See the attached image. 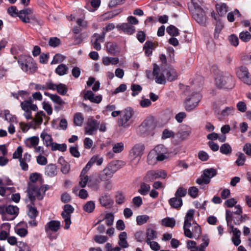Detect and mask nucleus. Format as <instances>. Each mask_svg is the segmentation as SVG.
Masks as SVG:
<instances>
[{
    "instance_id": "43",
    "label": "nucleus",
    "mask_w": 251,
    "mask_h": 251,
    "mask_svg": "<svg viewBox=\"0 0 251 251\" xmlns=\"http://www.w3.org/2000/svg\"><path fill=\"white\" fill-rule=\"evenodd\" d=\"M150 217L147 215H139L136 217V222L138 225L141 226L146 223Z\"/></svg>"
},
{
    "instance_id": "11",
    "label": "nucleus",
    "mask_w": 251,
    "mask_h": 251,
    "mask_svg": "<svg viewBox=\"0 0 251 251\" xmlns=\"http://www.w3.org/2000/svg\"><path fill=\"white\" fill-rule=\"evenodd\" d=\"M237 76L244 83L251 85V76L246 67L241 66L237 71Z\"/></svg>"
},
{
    "instance_id": "61",
    "label": "nucleus",
    "mask_w": 251,
    "mask_h": 251,
    "mask_svg": "<svg viewBox=\"0 0 251 251\" xmlns=\"http://www.w3.org/2000/svg\"><path fill=\"white\" fill-rule=\"evenodd\" d=\"M23 151V148L21 146L18 147L16 151L13 154V158L20 160V158L22 157Z\"/></svg>"
},
{
    "instance_id": "26",
    "label": "nucleus",
    "mask_w": 251,
    "mask_h": 251,
    "mask_svg": "<svg viewBox=\"0 0 251 251\" xmlns=\"http://www.w3.org/2000/svg\"><path fill=\"white\" fill-rule=\"evenodd\" d=\"M191 133V128L189 126H185L181 129L177 133V135L181 140H184L187 138Z\"/></svg>"
},
{
    "instance_id": "51",
    "label": "nucleus",
    "mask_w": 251,
    "mask_h": 251,
    "mask_svg": "<svg viewBox=\"0 0 251 251\" xmlns=\"http://www.w3.org/2000/svg\"><path fill=\"white\" fill-rule=\"evenodd\" d=\"M114 218V215L112 213H108L105 214L104 219L106 220V224L107 226H110L113 225Z\"/></svg>"
},
{
    "instance_id": "60",
    "label": "nucleus",
    "mask_w": 251,
    "mask_h": 251,
    "mask_svg": "<svg viewBox=\"0 0 251 251\" xmlns=\"http://www.w3.org/2000/svg\"><path fill=\"white\" fill-rule=\"evenodd\" d=\"M31 102L32 100L31 99L22 102L21 105L22 109L24 111L30 110Z\"/></svg>"
},
{
    "instance_id": "52",
    "label": "nucleus",
    "mask_w": 251,
    "mask_h": 251,
    "mask_svg": "<svg viewBox=\"0 0 251 251\" xmlns=\"http://www.w3.org/2000/svg\"><path fill=\"white\" fill-rule=\"evenodd\" d=\"M124 144L122 142H119L113 145L112 150L115 153H120L124 150Z\"/></svg>"
},
{
    "instance_id": "45",
    "label": "nucleus",
    "mask_w": 251,
    "mask_h": 251,
    "mask_svg": "<svg viewBox=\"0 0 251 251\" xmlns=\"http://www.w3.org/2000/svg\"><path fill=\"white\" fill-rule=\"evenodd\" d=\"M220 152L224 154H230L232 151V149L230 146L227 144H224L220 147Z\"/></svg>"
},
{
    "instance_id": "49",
    "label": "nucleus",
    "mask_w": 251,
    "mask_h": 251,
    "mask_svg": "<svg viewBox=\"0 0 251 251\" xmlns=\"http://www.w3.org/2000/svg\"><path fill=\"white\" fill-rule=\"evenodd\" d=\"M131 90L132 91L131 95L133 97H135L142 91V88L140 85L133 84L131 86Z\"/></svg>"
},
{
    "instance_id": "3",
    "label": "nucleus",
    "mask_w": 251,
    "mask_h": 251,
    "mask_svg": "<svg viewBox=\"0 0 251 251\" xmlns=\"http://www.w3.org/2000/svg\"><path fill=\"white\" fill-rule=\"evenodd\" d=\"M46 189L43 186L39 187L34 183L29 184L27 189V195L31 204H34L36 199L39 200L43 199Z\"/></svg>"
},
{
    "instance_id": "47",
    "label": "nucleus",
    "mask_w": 251,
    "mask_h": 251,
    "mask_svg": "<svg viewBox=\"0 0 251 251\" xmlns=\"http://www.w3.org/2000/svg\"><path fill=\"white\" fill-rule=\"evenodd\" d=\"M239 38L243 42H248L251 39V34L247 31H242L239 34Z\"/></svg>"
},
{
    "instance_id": "25",
    "label": "nucleus",
    "mask_w": 251,
    "mask_h": 251,
    "mask_svg": "<svg viewBox=\"0 0 251 251\" xmlns=\"http://www.w3.org/2000/svg\"><path fill=\"white\" fill-rule=\"evenodd\" d=\"M119 245L122 248H127L129 245L126 241L127 233L126 232H121L119 235Z\"/></svg>"
},
{
    "instance_id": "59",
    "label": "nucleus",
    "mask_w": 251,
    "mask_h": 251,
    "mask_svg": "<svg viewBox=\"0 0 251 251\" xmlns=\"http://www.w3.org/2000/svg\"><path fill=\"white\" fill-rule=\"evenodd\" d=\"M108 240V238L106 236L96 235L94 237L95 241L99 244H103Z\"/></svg>"
},
{
    "instance_id": "42",
    "label": "nucleus",
    "mask_w": 251,
    "mask_h": 251,
    "mask_svg": "<svg viewBox=\"0 0 251 251\" xmlns=\"http://www.w3.org/2000/svg\"><path fill=\"white\" fill-rule=\"evenodd\" d=\"M238 158L236 161V163L238 166H241L244 165L246 160L245 155L242 152H238L236 154Z\"/></svg>"
},
{
    "instance_id": "50",
    "label": "nucleus",
    "mask_w": 251,
    "mask_h": 251,
    "mask_svg": "<svg viewBox=\"0 0 251 251\" xmlns=\"http://www.w3.org/2000/svg\"><path fill=\"white\" fill-rule=\"evenodd\" d=\"M216 9L218 14L221 16L224 15L227 12V7L225 4H217Z\"/></svg>"
},
{
    "instance_id": "35",
    "label": "nucleus",
    "mask_w": 251,
    "mask_h": 251,
    "mask_svg": "<svg viewBox=\"0 0 251 251\" xmlns=\"http://www.w3.org/2000/svg\"><path fill=\"white\" fill-rule=\"evenodd\" d=\"M68 67L64 64H61L55 69V73L59 75H63L67 74Z\"/></svg>"
},
{
    "instance_id": "46",
    "label": "nucleus",
    "mask_w": 251,
    "mask_h": 251,
    "mask_svg": "<svg viewBox=\"0 0 251 251\" xmlns=\"http://www.w3.org/2000/svg\"><path fill=\"white\" fill-rule=\"evenodd\" d=\"M175 134L171 130L168 129H165L162 132L161 138L163 140L166 139L170 138H174Z\"/></svg>"
},
{
    "instance_id": "5",
    "label": "nucleus",
    "mask_w": 251,
    "mask_h": 251,
    "mask_svg": "<svg viewBox=\"0 0 251 251\" xmlns=\"http://www.w3.org/2000/svg\"><path fill=\"white\" fill-rule=\"evenodd\" d=\"M19 210V208L17 206L0 205V214L3 221L13 220L18 215Z\"/></svg>"
},
{
    "instance_id": "20",
    "label": "nucleus",
    "mask_w": 251,
    "mask_h": 251,
    "mask_svg": "<svg viewBox=\"0 0 251 251\" xmlns=\"http://www.w3.org/2000/svg\"><path fill=\"white\" fill-rule=\"evenodd\" d=\"M32 13V10L30 8H25L19 12L18 17L25 23H30L29 16Z\"/></svg>"
},
{
    "instance_id": "58",
    "label": "nucleus",
    "mask_w": 251,
    "mask_h": 251,
    "mask_svg": "<svg viewBox=\"0 0 251 251\" xmlns=\"http://www.w3.org/2000/svg\"><path fill=\"white\" fill-rule=\"evenodd\" d=\"M187 194V190L183 187H180L176 190L175 193V196L177 198L185 197Z\"/></svg>"
},
{
    "instance_id": "24",
    "label": "nucleus",
    "mask_w": 251,
    "mask_h": 251,
    "mask_svg": "<svg viewBox=\"0 0 251 251\" xmlns=\"http://www.w3.org/2000/svg\"><path fill=\"white\" fill-rule=\"evenodd\" d=\"M45 175L49 177H53L57 175L56 167L55 165L50 164L45 168Z\"/></svg>"
},
{
    "instance_id": "34",
    "label": "nucleus",
    "mask_w": 251,
    "mask_h": 251,
    "mask_svg": "<svg viewBox=\"0 0 251 251\" xmlns=\"http://www.w3.org/2000/svg\"><path fill=\"white\" fill-rule=\"evenodd\" d=\"M176 224V221L174 218H166L162 220V225L170 227H173Z\"/></svg>"
},
{
    "instance_id": "6",
    "label": "nucleus",
    "mask_w": 251,
    "mask_h": 251,
    "mask_svg": "<svg viewBox=\"0 0 251 251\" xmlns=\"http://www.w3.org/2000/svg\"><path fill=\"white\" fill-rule=\"evenodd\" d=\"M156 127L154 119L149 117L145 119L139 127V132L143 136H146L152 132Z\"/></svg>"
},
{
    "instance_id": "37",
    "label": "nucleus",
    "mask_w": 251,
    "mask_h": 251,
    "mask_svg": "<svg viewBox=\"0 0 251 251\" xmlns=\"http://www.w3.org/2000/svg\"><path fill=\"white\" fill-rule=\"evenodd\" d=\"M40 137L42 139L43 141L45 142V144L47 146H49L50 145L52 146V139L51 136L48 134L46 132H43L40 135Z\"/></svg>"
},
{
    "instance_id": "36",
    "label": "nucleus",
    "mask_w": 251,
    "mask_h": 251,
    "mask_svg": "<svg viewBox=\"0 0 251 251\" xmlns=\"http://www.w3.org/2000/svg\"><path fill=\"white\" fill-rule=\"evenodd\" d=\"M151 189V186L149 184H147L145 183H142L141 184L140 189L138 190V192L142 195H147Z\"/></svg>"
},
{
    "instance_id": "19",
    "label": "nucleus",
    "mask_w": 251,
    "mask_h": 251,
    "mask_svg": "<svg viewBox=\"0 0 251 251\" xmlns=\"http://www.w3.org/2000/svg\"><path fill=\"white\" fill-rule=\"evenodd\" d=\"M60 222L58 221L51 220L45 226L46 232L49 235L50 231L57 232L60 228Z\"/></svg>"
},
{
    "instance_id": "54",
    "label": "nucleus",
    "mask_w": 251,
    "mask_h": 251,
    "mask_svg": "<svg viewBox=\"0 0 251 251\" xmlns=\"http://www.w3.org/2000/svg\"><path fill=\"white\" fill-rule=\"evenodd\" d=\"M56 90L59 94L64 95L67 92L68 89L65 84L60 83L57 85Z\"/></svg>"
},
{
    "instance_id": "22",
    "label": "nucleus",
    "mask_w": 251,
    "mask_h": 251,
    "mask_svg": "<svg viewBox=\"0 0 251 251\" xmlns=\"http://www.w3.org/2000/svg\"><path fill=\"white\" fill-rule=\"evenodd\" d=\"M191 221L185 220L183 225V230L184 235L189 238L193 237V232L190 230V227L192 226Z\"/></svg>"
},
{
    "instance_id": "23",
    "label": "nucleus",
    "mask_w": 251,
    "mask_h": 251,
    "mask_svg": "<svg viewBox=\"0 0 251 251\" xmlns=\"http://www.w3.org/2000/svg\"><path fill=\"white\" fill-rule=\"evenodd\" d=\"M113 174L106 167L100 175V180L108 181L113 176Z\"/></svg>"
},
{
    "instance_id": "55",
    "label": "nucleus",
    "mask_w": 251,
    "mask_h": 251,
    "mask_svg": "<svg viewBox=\"0 0 251 251\" xmlns=\"http://www.w3.org/2000/svg\"><path fill=\"white\" fill-rule=\"evenodd\" d=\"M126 198L124 195L120 192H118L116 195V202L119 204H121L125 202Z\"/></svg>"
},
{
    "instance_id": "15",
    "label": "nucleus",
    "mask_w": 251,
    "mask_h": 251,
    "mask_svg": "<svg viewBox=\"0 0 251 251\" xmlns=\"http://www.w3.org/2000/svg\"><path fill=\"white\" fill-rule=\"evenodd\" d=\"M99 124L97 121L93 118L89 119L87 126L85 128V132L89 135H93L98 129Z\"/></svg>"
},
{
    "instance_id": "64",
    "label": "nucleus",
    "mask_w": 251,
    "mask_h": 251,
    "mask_svg": "<svg viewBox=\"0 0 251 251\" xmlns=\"http://www.w3.org/2000/svg\"><path fill=\"white\" fill-rule=\"evenodd\" d=\"M51 100L54 102H55L59 105H62L65 103V102L58 95L53 94V95H51Z\"/></svg>"
},
{
    "instance_id": "41",
    "label": "nucleus",
    "mask_w": 251,
    "mask_h": 251,
    "mask_svg": "<svg viewBox=\"0 0 251 251\" xmlns=\"http://www.w3.org/2000/svg\"><path fill=\"white\" fill-rule=\"evenodd\" d=\"M167 32L172 36H177L179 35V31L177 28L173 25H170L167 27Z\"/></svg>"
},
{
    "instance_id": "2",
    "label": "nucleus",
    "mask_w": 251,
    "mask_h": 251,
    "mask_svg": "<svg viewBox=\"0 0 251 251\" xmlns=\"http://www.w3.org/2000/svg\"><path fill=\"white\" fill-rule=\"evenodd\" d=\"M18 62L22 70L28 74L33 73L37 70L36 64L30 56L20 55Z\"/></svg>"
},
{
    "instance_id": "38",
    "label": "nucleus",
    "mask_w": 251,
    "mask_h": 251,
    "mask_svg": "<svg viewBox=\"0 0 251 251\" xmlns=\"http://www.w3.org/2000/svg\"><path fill=\"white\" fill-rule=\"evenodd\" d=\"M32 204L30 205V204H28L27 207L28 209V216L32 219H35L37 217L38 212L37 210V209L34 206H32Z\"/></svg>"
},
{
    "instance_id": "53",
    "label": "nucleus",
    "mask_w": 251,
    "mask_h": 251,
    "mask_svg": "<svg viewBox=\"0 0 251 251\" xmlns=\"http://www.w3.org/2000/svg\"><path fill=\"white\" fill-rule=\"evenodd\" d=\"M65 58V57L60 53L56 54L52 60L51 64H56L62 62Z\"/></svg>"
},
{
    "instance_id": "63",
    "label": "nucleus",
    "mask_w": 251,
    "mask_h": 251,
    "mask_svg": "<svg viewBox=\"0 0 251 251\" xmlns=\"http://www.w3.org/2000/svg\"><path fill=\"white\" fill-rule=\"evenodd\" d=\"M198 189L194 186L191 187L188 190L189 195L193 198H196L198 194Z\"/></svg>"
},
{
    "instance_id": "13",
    "label": "nucleus",
    "mask_w": 251,
    "mask_h": 251,
    "mask_svg": "<svg viewBox=\"0 0 251 251\" xmlns=\"http://www.w3.org/2000/svg\"><path fill=\"white\" fill-rule=\"evenodd\" d=\"M152 150L159 158V161H162L168 158V150L163 145H158Z\"/></svg>"
},
{
    "instance_id": "39",
    "label": "nucleus",
    "mask_w": 251,
    "mask_h": 251,
    "mask_svg": "<svg viewBox=\"0 0 251 251\" xmlns=\"http://www.w3.org/2000/svg\"><path fill=\"white\" fill-rule=\"evenodd\" d=\"M84 118L81 113H77L74 115V122L75 126H81L83 122Z\"/></svg>"
},
{
    "instance_id": "31",
    "label": "nucleus",
    "mask_w": 251,
    "mask_h": 251,
    "mask_svg": "<svg viewBox=\"0 0 251 251\" xmlns=\"http://www.w3.org/2000/svg\"><path fill=\"white\" fill-rule=\"evenodd\" d=\"M153 150H151L149 153L147 157V162L150 165H154L159 161V158Z\"/></svg>"
},
{
    "instance_id": "12",
    "label": "nucleus",
    "mask_w": 251,
    "mask_h": 251,
    "mask_svg": "<svg viewBox=\"0 0 251 251\" xmlns=\"http://www.w3.org/2000/svg\"><path fill=\"white\" fill-rule=\"evenodd\" d=\"M47 118V122L45 123V124L48 122L50 118L47 117L45 113L43 111H40L38 112L34 118L33 120L30 122V127L33 129H36L43 122V118Z\"/></svg>"
},
{
    "instance_id": "21",
    "label": "nucleus",
    "mask_w": 251,
    "mask_h": 251,
    "mask_svg": "<svg viewBox=\"0 0 251 251\" xmlns=\"http://www.w3.org/2000/svg\"><path fill=\"white\" fill-rule=\"evenodd\" d=\"M117 28L122 29L124 32L128 35H132L135 32L134 26L130 24L123 23L117 25Z\"/></svg>"
},
{
    "instance_id": "14",
    "label": "nucleus",
    "mask_w": 251,
    "mask_h": 251,
    "mask_svg": "<svg viewBox=\"0 0 251 251\" xmlns=\"http://www.w3.org/2000/svg\"><path fill=\"white\" fill-rule=\"evenodd\" d=\"M104 34H94L91 40V42L94 49L97 50H100L101 48L100 43H103L104 41Z\"/></svg>"
},
{
    "instance_id": "28",
    "label": "nucleus",
    "mask_w": 251,
    "mask_h": 251,
    "mask_svg": "<svg viewBox=\"0 0 251 251\" xmlns=\"http://www.w3.org/2000/svg\"><path fill=\"white\" fill-rule=\"evenodd\" d=\"M166 78L169 81H172L177 77V74L174 69H169L165 71Z\"/></svg>"
},
{
    "instance_id": "32",
    "label": "nucleus",
    "mask_w": 251,
    "mask_h": 251,
    "mask_svg": "<svg viewBox=\"0 0 251 251\" xmlns=\"http://www.w3.org/2000/svg\"><path fill=\"white\" fill-rule=\"evenodd\" d=\"M157 232L152 228H148L146 231V242H150L151 240L155 239L157 237Z\"/></svg>"
},
{
    "instance_id": "18",
    "label": "nucleus",
    "mask_w": 251,
    "mask_h": 251,
    "mask_svg": "<svg viewBox=\"0 0 251 251\" xmlns=\"http://www.w3.org/2000/svg\"><path fill=\"white\" fill-rule=\"evenodd\" d=\"M194 19L200 24L204 25L206 23L204 12L201 8L195 9L192 12Z\"/></svg>"
},
{
    "instance_id": "44",
    "label": "nucleus",
    "mask_w": 251,
    "mask_h": 251,
    "mask_svg": "<svg viewBox=\"0 0 251 251\" xmlns=\"http://www.w3.org/2000/svg\"><path fill=\"white\" fill-rule=\"evenodd\" d=\"M67 146L65 144H59L56 143H53L51 146L52 151L58 150L61 151H65L66 150Z\"/></svg>"
},
{
    "instance_id": "30",
    "label": "nucleus",
    "mask_w": 251,
    "mask_h": 251,
    "mask_svg": "<svg viewBox=\"0 0 251 251\" xmlns=\"http://www.w3.org/2000/svg\"><path fill=\"white\" fill-rule=\"evenodd\" d=\"M102 63L105 66L110 64L116 65L119 63V58L117 57H103L102 59Z\"/></svg>"
},
{
    "instance_id": "40",
    "label": "nucleus",
    "mask_w": 251,
    "mask_h": 251,
    "mask_svg": "<svg viewBox=\"0 0 251 251\" xmlns=\"http://www.w3.org/2000/svg\"><path fill=\"white\" fill-rule=\"evenodd\" d=\"M95 208V204L93 201H87L83 206V210L88 212H92Z\"/></svg>"
},
{
    "instance_id": "10",
    "label": "nucleus",
    "mask_w": 251,
    "mask_h": 251,
    "mask_svg": "<svg viewBox=\"0 0 251 251\" xmlns=\"http://www.w3.org/2000/svg\"><path fill=\"white\" fill-rule=\"evenodd\" d=\"M166 176L167 173L163 170H151L147 172L145 178L147 181L152 182L157 178H165Z\"/></svg>"
},
{
    "instance_id": "1",
    "label": "nucleus",
    "mask_w": 251,
    "mask_h": 251,
    "mask_svg": "<svg viewBox=\"0 0 251 251\" xmlns=\"http://www.w3.org/2000/svg\"><path fill=\"white\" fill-rule=\"evenodd\" d=\"M145 146L142 143L135 144L129 151L130 164L132 168L138 164L142 156L144 154Z\"/></svg>"
},
{
    "instance_id": "4",
    "label": "nucleus",
    "mask_w": 251,
    "mask_h": 251,
    "mask_svg": "<svg viewBox=\"0 0 251 251\" xmlns=\"http://www.w3.org/2000/svg\"><path fill=\"white\" fill-rule=\"evenodd\" d=\"M215 84L220 89H231L234 86V80L230 75L222 73L215 78Z\"/></svg>"
},
{
    "instance_id": "9",
    "label": "nucleus",
    "mask_w": 251,
    "mask_h": 251,
    "mask_svg": "<svg viewBox=\"0 0 251 251\" xmlns=\"http://www.w3.org/2000/svg\"><path fill=\"white\" fill-rule=\"evenodd\" d=\"M74 208L70 204H65L64 206L63 211L61 215L65 223V228L68 229L71 224V214L74 212Z\"/></svg>"
},
{
    "instance_id": "62",
    "label": "nucleus",
    "mask_w": 251,
    "mask_h": 251,
    "mask_svg": "<svg viewBox=\"0 0 251 251\" xmlns=\"http://www.w3.org/2000/svg\"><path fill=\"white\" fill-rule=\"evenodd\" d=\"M17 246L19 248V251H30L29 247L23 242H19Z\"/></svg>"
},
{
    "instance_id": "16",
    "label": "nucleus",
    "mask_w": 251,
    "mask_h": 251,
    "mask_svg": "<svg viewBox=\"0 0 251 251\" xmlns=\"http://www.w3.org/2000/svg\"><path fill=\"white\" fill-rule=\"evenodd\" d=\"M159 68L156 64H153V68L152 74L154 76H155V82L158 84H164L166 83V75L165 76L163 74L159 73Z\"/></svg>"
},
{
    "instance_id": "56",
    "label": "nucleus",
    "mask_w": 251,
    "mask_h": 251,
    "mask_svg": "<svg viewBox=\"0 0 251 251\" xmlns=\"http://www.w3.org/2000/svg\"><path fill=\"white\" fill-rule=\"evenodd\" d=\"M246 215H236V217H233V220L235 225H239L241 223L244 222L246 220Z\"/></svg>"
},
{
    "instance_id": "33",
    "label": "nucleus",
    "mask_w": 251,
    "mask_h": 251,
    "mask_svg": "<svg viewBox=\"0 0 251 251\" xmlns=\"http://www.w3.org/2000/svg\"><path fill=\"white\" fill-rule=\"evenodd\" d=\"M106 50L111 54H115L118 51L117 45L114 43H107L106 45Z\"/></svg>"
},
{
    "instance_id": "29",
    "label": "nucleus",
    "mask_w": 251,
    "mask_h": 251,
    "mask_svg": "<svg viewBox=\"0 0 251 251\" xmlns=\"http://www.w3.org/2000/svg\"><path fill=\"white\" fill-rule=\"evenodd\" d=\"M39 142V138L38 136H32L29 137L25 140L26 146L28 148H34Z\"/></svg>"
},
{
    "instance_id": "8",
    "label": "nucleus",
    "mask_w": 251,
    "mask_h": 251,
    "mask_svg": "<svg viewBox=\"0 0 251 251\" xmlns=\"http://www.w3.org/2000/svg\"><path fill=\"white\" fill-rule=\"evenodd\" d=\"M201 95L199 93H193L190 97L184 101L185 108L186 111H191L194 109L201 100Z\"/></svg>"
},
{
    "instance_id": "57",
    "label": "nucleus",
    "mask_w": 251,
    "mask_h": 251,
    "mask_svg": "<svg viewBox=\"0 0 251 251\" xmlns=\"http://www.w3.org/2000/svg\"><path fill=\"white\" fill-rule=\"evenodd\" d=\"M60 44V40L57 37H51L49 41V45L52 47H56Z\"/></svg>"
},
{
    "instance_id": "7",
    "label": "nucleus",
    "mask_w": 251,
    "mask_h": 251,
    "mask_svg": "<svg viewBox=\"0 0 251 251\" xmlns=\"http://www.w3.org/2000/svg\"><path fill=\"white\" fill-rule=\"evenodd\" d=\"M217 172L215 169L211 168L205 169L203 171V174L201 177L196 180V183L199 185L204 183L208 184L210 182L211 178L216 176Z\"/></svg>"
},
{
    "instance_id": "17",
    "label": "nucleus",
    "mask_w": 251,
    "mask_h": 251,
    "mask_svg": "<svg viewBox=\"0 0 251 251\" xmlns=\"http://www.w3.org/2000/svg\"><path fill=\"white\" fill-rule=\"evenodd\" d=\"M133 115V111L130 108H127L123 111V115L122 117L118 120V125L119 126H126L127 122Z\"/></svg>"
},
{
    "instance_id": "48",
    "label": "nucleus",
    "mask_w": 251,
    "mask_h": 251,
    "mask_svg": "<svg viewBox=\"0 0 251 251\" xmlns=\"http://www.w3.org/2000/svg\"><path fill=\"white\" fill-rule=\"evenodd\" d=\"M101 205L103 206H107L110 203V199L107 195H102L99 199Z\"/></svg>"
},
{
    "instance_id": "27",
    "label": "nucleus",
    "mask_w": 251,
    "mask_h": 251,
    "mask_svg": "<svg viewBox=\"0 0 251 251\" xmlns=\"http://www.w3.org/2000/svg\"><path fill=\"white\" fill-rule=\"evenodd\" d=\"M170 205L176 209L179 208L182 205V200L180 198L175 197L171 198L169 201Z\"/></svg>"
}]
</instances>
